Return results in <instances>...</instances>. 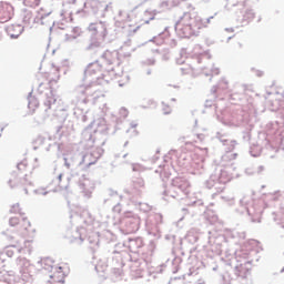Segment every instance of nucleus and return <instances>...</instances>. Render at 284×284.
Here are the masks:
<instances>
[{
  "instance_id": "1",
  "label": "nucleus",
  "mask_w": 284,
  "mask_h": 284,
  "mask_svg": "<svg viewBox=\"0 0 284 284\" xmlns=\"http://www.w3.org/2000/svg\"><path fill=\"white\" fill-rule=\"evenodd\" d=\"M67 274H70V266H68V264H63L62 266H52L49 272V283L64 284Z\"/></svg>"
},
{
  "instance_id": "2",
  "label": "nucleus",
  "mask_w": 284,
  "mask_h": 284,
  "mask_svg": "<svg viewBox=\"0 0 284 284\" xmlns=\"http://www.w3.org/2000/svg\"><path fill=\"white\" fill-rule=\"evenodd\" d=\"M101 159V150L93 149L90 153H87L83 159L82 163L85 168H90V165H95V163Z\"/></svg>"
},
{
  "instance_id": "3",
  "label": "nucleus",
  "mask_w": 284,
  "mask_h": 284,
  "mask_svg": "<svg viewBox=\"0 0 284 284\" xmlns=\"http://www.w3.org/2000/svg\"><path fill=\"white\" fill-rule=\"evenodd\" d=\"M189 21H194V20H192V17H190V14H185L181 19V23H182V26H184V30H187V32L184 33V37L194 36V29H192V22H189Z\"/></svg>"
},
{
  "instance_id": "4",
  "label": "nucleus",
  "mask_w": 284,
  "mask_h": 284,
  "mask_svg": "<svg viewBox=\"0 0 284 284\" xmlns=\"http://www.w3.org/2000/svg\"><path fill=\"white\" fill-rule=\"evenodd\" d=\"M9 223L12 227L19 225L20 230H28V227H30V221H28V219L20 220L19 217L13 216L10 219Z\"/></svg>"
},
{
  "instance_id": "5",
  "label": "nucleus",
  "mask_w": 284,
  "mask_h": 284,
  "mask_svg": "<svg viewBox=\"0 0 284 284\" xmlns=\"http://www.w3.org/2000/svg\"><path fill=\"white\" fill-rule=\"evenodd\" d=\"M99 70H101V67H99L98 63H91L87 68V72L89 74H97V72H99Z\"/></svg>"
},
{
  "instance_id": "6",
  "label": "nucleus",
  "mask_w": 284,
  "mask_h": 284,
  "mask_svg": "<svg viewBox=\"0 0 284 284\" xmlns=\"http://www.w3.org/2000/svg\"><path fill=\"white\" fill-rule=\"evenodd\" d=\"M11 214H21V206L19 204H13L11 206Z\"/></svg>"
},
{
  "instance_id": "7",
  "label": "nucleus",
  "mask_w": 284,
  "mask_h": 284,
  "mask_svg": "<svg viewBox=\"0 0 284 284\" xmlns=\"http://www.w3.org/2000/svg\"><path fill=\"white\" fill-rule=\"evenodd\" d=\"M3 270H6V261H3V260L0 257V272H3Z\"/></svg>"
},
{
  "instance_id": "8",
  "label": "nucleus",
  "mask_w": 284,
  "mask_h": 284,
  "mask_svg": "<svg viewBox=\"0 0 284 284\" xmlns=\"http://www.w3.org/2000/svg\"><path fill=\"white\" fill-rule=\"evenodd\" d=\"M239 48H243V44L240 43V44H239Z\"/></svg>"
}]
</instances>
